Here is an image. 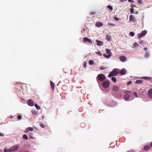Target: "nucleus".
<instances>
[{
  "mask_svg": "<svg viewBox=\"0 0 152 152\" xmlns=\"http://www.w3.org/2000/svg\"><path fill=\"white\" fill-rule=\"evenodd\" d=\"M119 72L120 71L118 69H115L112 71L110 72L108 77H110L113 76H116L119 73Z\"/></svg>",
  "mask_w": 152,
  "mask_h": 152,
  "instance_id": "obj_1",
  "label": "nucleus"
},
{
  "mask_svg": "<svg viewBox=\"0 0 152 152\" xmlns=\"http://www.w3.org/2000/svg\"><path fill=\"white\" fill-rule=\"evenodd\" d=\"M144 149L145 151H147L150 148V147L148 145H145L143 148Z\"/></svg>",
  "mask_w": 152,
  "mask_h": 152,
  "instance_id": "obj_17",
  "label": "nucleus"
},
{
  "mask_svg": "<svg viewBox=\"0 0 152 152\" xmlns=\"http://www.w3.org/2000/svg\"><path fill=\"white\" fill-rule=\"evenodd\" d=\"M138 2L140 4H142V1L141 0H138Z\"/></svg>",
  "mask_w": 152,
  "mask_h": 152,
  "instance_id": "obj_43",
  "label": "nucleus"
},
{
  "mask_svg": "<svg viewBox=\"0 0 152 152\" xmlns=\"http://www.w3.org/2000/svg\"><path fill=\"white\" fill-rule=\"evenodd\" d=\"M103 56H104L106 58H110L111 56V54L107 55L105 54H103Z\"/></svg>",
  "mask_w": 152,
  "mask_h": 152,
  "instance_id": "obj_21",
  "label": "nucleus"
},
{
  "mask_svg": "<svg viewBox=\"0 0 152 152\" xmlns=\"http://www.w3.org/2000/svg\"><path fill=\"white\" fill-rule=\"evenodd\" d=\"M107 7L108 9H110V10H111V11H112L113 10V8L110 5L107 6Z\"/></svg>",
  "mask_w": 152,
  "mask_h": 152,
  "instance_id": "obj_32",
  "label": "nucleus"
},
{
  "mask_svg": "<svg viewBox=\"0 0 152 152\" xmlns=\"http://www.w3.org/2000/svg\"><path fill=\"white\" fill-rule=\"evenodd\" d=\"M84 67L85 68L86 67V62H84Z\"/></svg>",
  "mask_w": 152,
  "mask_h": 152,
  "instance_id": "obj_46",
  "label": "nucleus"
},
{
  "mask_svg": "<svg viewBox=\"0 0 152 152\" xmlns=\"http://www.w3.org/2000/svg\"><path fill=\"white\" fill-rule=\"evenodd\" d=\"M132 83V81H129L128 82V83L127 84H131Z\"/></svg>",
  "mask_w": 152,
  "mask_h": 152,
  "instance_id": "obj_48",
  "label": "nucleus"
},
{
  "mask_svg": "<svg viewBox=\"0 0 152 152\" xmlns=\"http://www.w3.org/2000/svg\"><path fill=\"white\" fill-rule=\"evenodd\" d=\"M40 126L42 128H44L45 127V125L42 124H40Z\"/></svg>",
  "mask_w": 152,
  "mask_h": 152,
  "instance_id": "obj_39",
  "label": "nucleus"
},
{
  "mask_svg": "<svg viewBox=\"0 0 152 152\" xmlns=\"http://www.w3.org/2000/svg\"><path fill=\"white\" fill-rule=\"evenodd\" d=\"M124 99L126 101L128 100L130 98V96L128 94H125L124 96Z\"/></svg>",
  "mask_w": 152,
  "mask_h": 152,
  "instance_id": "obj_14",
  "label": "nucleus"
},
{
  "mask_svg": "<svg viewBox=\"0 0 152 152\" xmlns=\"http://www.w3.org/2000/svg\"><path fill=\"white\" fill-rule=\"evenodd\" d=\"M42 119H44L45 118V117L44 115L42 116Z\"/></svg>",
  "mask_w": 152,
  "mask_h": 152,
  "instance_id": "obj_51",
  "label": "nucleus"
},
{
  "mask_svg": "<svg viewBox=\"0 0 152 152\" xmlns=\"http://www.w3.org/2000/svg\"><path fill=\"white\" fill-rule=\"evenodd\" d=\"M4 134L1 133H0V136H4Z\"/></svg>",
  "mask_w": 152,
  "mask_h": 152,
  "instance_id": "obj_47",
  "label": "nucleus"
},
{
  "mask_svg": "<svg viewBox=\"0 0 152 152\" xmlns=\"http://www.w3.org/2000/svg\"><path fill=\"white\" fill-rule=\"evenodd\" d=\"M130 35L132 36H134V33L132 32H131L129 33Z\"/></svg>",
  "mask_w": 152,
  "mask_h": 152,
  "instance_id": "obj_36",
  "label": "nucleus"
},
{
  "mask_svg": "<svg viewBox=\"0 0 152 152\" xmlns=\"http://www.w3.org/2000/svg\"><path fill=\"white\" fill-rule=\"evenodd\" d=\"M96 41L97 43V45L99 46L102 45L104 43L102 41H99L98 40H96Z\"/></svg>",
  "mask_w": 152,
  "mask_h": 152,
  "instance_id": "obj_15",
  "label": "nucleus"
},
{
  "mask_svg": "<svg viewBox=\"0 0 152 152\" xmlns=\"http://www.w3.org/2000/svg\"><path fill=\"white\" fill-rule=\"evenodd\" d=\"M107 68V67H104L103 66H101L99 67V69L100 70H104Z\"/></svg>",
  "mask_w": 152,
  "mask_h": 152,
  "instance_id": "obj_30",
  "label": "nucleus"
},
{
  "mask_svg": "<svg viewBox=\"0 0 152 152\" xmlns=\"http://www.w3.org/2000/svg\"><path fill=\"white\" fill-rule=\"evenodd\" d=\"M131 92V91L128 90H126V91L124 92V93H130Z\"/></svg>",
  "mask_w": 152,
  "mask_h": 152,
  "instance_id": "obj_42",
  "label": "nucleus"
},
{
  "mask_svg": "<svg viewBox=\"0 0 152 152\" xmlns=\"http://www.w3.org/2000/svg\"><path fill=\"white\" fill-rule=\"evenodd\" d=\"M19 148L18 146L17 145H15L10 148V152H13L16 151Z\"/></svg>",
  "mask_w": 152,
  "mask_h": 152,
  "instance_id": "obj_4",
  "label": "nucleus"
},
{
  "mask_svg": "<svg viewBox=\"0 0 152 152\" xmlns=\"http://www.w3.org/2000/svg\"><path fill=\"white\" fill-rule=\"evenodd\" d=\"M130 12L132 14L134 12V9L131 8L130 10Z\"/></svg>",
  "mask_w": 152,
  "mask_h": 152,
  "instance_id": "obj_44",
  "label": "nucleus"
},
{
  "mask_svg": "<svg viewBox=\"0 0 152 152\" xmlns=\"http://www.w3.org/2000/svg\"><path fill=\"white\" fill-rule=\"evenodd\" d=\"M111 80L115 82L116 81V78L115 77H112L111 78Z\"/></svg>",
  "mask_w": 152,
  "mask_h": 152,
  "instance_id": "obj_31",
  "label": "nucleus"
},
{
  "mask_svg": "<svg viewBox=\"0 0 152 152\" xmlns=\"http://www.w3.org/2000/svg\"><path fill=\"white\" fill-rule=\"evenodd\" d=\"M139 43L142 46H144L146 44V43L143 40H141L139 42Z\"/></svg>",
  "mask_w": 152,
  "mask_h": 152,
  "instance_id": "obj_20",
  "label": "nucleus"
},
{
  "mask_svg": "<svg viewBox=\"0 0 152 152\" xmlns=\"http://www.w3.org/2000/svg\"><path fill=\"white\" fill-rule=\"evenodd\" d=\"M114 20L116 21L118 20H119V19L116 17H115L114 18Z\"/></svg>",
  "mask_w": 152,
  "mask_h": 152,
  "instance_id": "obj_40",
  "label": "nucleus"
},
{
  "mask_svg": "<svg viewBox=\"0 0 152 152\" xmlns=\"http://www.w3.org/2000/svg\"><path fill=\"white\" fill-rule=\"evenodd\" d=\"M119 88L116 86H114L112 89V91L115 93H117L118 91Z\"/></svg>",
  "mask_w": 152,
  "mask_h": 152,
  "instance_id": "obj_8",
  "label": "nucleus"
},
{
  "mask_svg": "<svg viewBox=\"0 0 152 152\" xmlns=\"http://www.w3.org/2000/svg\"><path fill=\"white\" fill-rule=\"evenodd\" d=\"M22 117L21 115H19L17 117L18 119V120H20L22 118Z\"/></svg>",
  "mask_w": 152,
  "mask_h": 152,
  "instance_id": "obj_34",
  "label": "nucleus"
},
{
  "mask_svg": "<svg viewBox=\"0 0 152 152\" xmlns=\"http://www.w3.org/2000/svg\"><path fill=\"white\" fill-rule=\"evenodd\" d=\"M119 58L120 60L123 62H124L127 60L126 58L124 56H120Z\"/></svg>",
  "mask_w": 152,
  "mask_h": 152,
  "instance_id": "obj_7",
  "label": "nucleus"
},
{
  "mask_svg": "<svg viewBox=\"0 0 152 152\" xmlns=\"http://www.w3.org/2000/svg\"><path fill=\"white\" fill-rule=\"evenodd\" d=\"M133 47L134 48H136L137 46H139V45L136 42H134L133 45Z\"/></svg>",
  "mask_w": 152,
  "mask_h": 152,
  "instance_id": "obj_22",
  "label": "nucleus"
},
{
  "mask_svg": "<svg viewBox=\"0 0 152 152\" xmlns=\"http://www.w3.org/2000/svg\"><path fill=\"white\" fill-rule=\"evenodd\" d=\"M23 138L24 139L27 140L28 139L27 136L25 134H24L23 136Z\"/></svg>",
  "mask_w": 152,
  "mask_h": 152,
  "instance_id": "obj_24",
  "label": "nucleus"
},
{
  "mask_svg": "<svg viewBox=\"0 0 152 152\" xmlns=\"http://www.w3.org/2000/svg\"><path fill=\"white\" fill-rule=\"evenodd\" d=\"M142 79H144L146 80H150L151 79V77H143L141 78Z\"/></svg>",
  "mask_w": 152,
  "mask_h": 152,
  "instance_id": "obj_23",
  "label": "nucleus"
},
{
  "mask_svg": "<svg viewBox=\"0 0 152 152\" xmlns=\"http://www.w3.org/2000/svg\"><path fill=\"white\" fill-rule=\"evenodd\" d=\"M32 113L34 115H36L37 114L36 112L35 111H32Z\"/></svg>",
  "mask_w": 152,
  "mask_h": 152,
  "instance_id": "obj_41",
  "label": "nucleus"
},
{
  "mask_svg": "<svg viewBox=\"0 0 152 152\" xmlns=\"http://www.w3.org/2000/svg\"><path fill=\"white\" fill-rule=\"evenodd\" d=\"M106 53L107 54H108V55L111 54V55H112V53L111 52L110 50V49H107L106 50Z\"/></svg>",
  "mask_w": 152,
  "mask_h": 152,
  "instance_id": "obj_19",
  "label": "nucleus"
},
{
  "mask_svg": "<svg viewBox=\"0 0 152 152\" xmlns=\"http://www.w3.org/2000/svg\"><path fill=\"white\" fill-rule=\"evenodd\" d=\"M142 81L141 80H137L136 81V83H142Z\"/></svg>",
  "mask_w": 152,
  "mask_h": 152,
  "instance_id": "obj_28",
  "label": "nucleus"
},
{
  "mask_svg": "<svg viewBox=\"0 0 152 152\" xmlns=\"http://www.w3.org/2000/svg\"><path fill=\"white\" fill-rule=\"evenodd\" d=\"M35 107H36V108L38 110H39L40 109V107L36 103H35Z\"/></svg>",
  "mask_w": 152,
  "mask_h": 152,
  "instance_id": "obj_27",
  "label": "nucleus"
},
{
  "mask_svg": "<svg viewBox=\"0 0 152 152\" xmlns=\"http://www.w3.org/2000/svg\"><path fill=\"white\" fill-rule=\"evenodd\" d=\"M126 0H124V1H126Z\"/></svg>",
  "mask_w": 152,
  "mask_h": 152,
  "instance_id": "obj_53",
  "label": "nucleus"
},
{
  "mask_svg": "<svg viewBox=\"0 0 152 152\" xmlns=\"http://www.w3.org/2000/svg\"><path fill=\"white\" fill-rule=\"evenodd\" d=\"M96 13V12H90V14L91 15H94Z\"/></svg>",
  "mask_w": 152,
  "mask_h": 152,
  "instance_id": "obj_37",
  "label": "nucleus"
},
{
  "mask_svg": "<svg viewBox=\"0 0 152 152\" xmlns=\"http://www.w3.org/2000/svg\"><path fill=\"white\" fill-rule=\"evenodd\" d=\"M83 41L84 43L87 42L90 44L92 43L91 40L87 37H84L83 39Z\"/></svg>",
  "mask_w": 152,
  "mask_h": 152,
  "instance_id": "obj_6",
  "label": "nucleus"
},
{
  "mask_svg": "<svg viewBox=\"0 0 152 152\" xmlns=\"http://www.w3.org/2000/svg\"><path fill=\"white\" fill-rule=\"evenodd\" d=\"M147 33V31L146 30H144L142 31L141 33L138 34L137 35L138 39L143 37Z\"/></svg>",
  "mask_w": 152,
  "mask_h": 152,
  "instance_id": "obj_5",
  "label": "nucleus"
},
{
  "mask_svg": "<svg viewBox=\"0 0 152 152\" xmlns=\"http://www.w3.org/2000/svg\"><path fill=\"white\" fill-rule=\"evenodd\" d=\"M89 63L90 65H93L94 64V63L93 61L92 60H90L89 62Z\"/></svg>",
  "mask_w": 152,
  "mask_h": 152,
  "instance_id": "obj_25",
  "label": "nucleus"
},
{
  "mask_svg": "<svg viewBox=\"0 0 152 152\" xmlns=\"http://www.w3.org/2000/svg\"><path fill=\"white\" fill-rule=\"evenodd\" d=\"M106 79L105 76L102 74H99L96 77V80L97 82L99 83V81L102 82L104 81Z\"/></svg>",
  "mask_w": 152,
  "mask_h": 152,
  "instance_id": "obj_2",
  "label": "nucleus"
},
{
  "mask_svg": "<svg viewBox=\"0 0 152 152\" xmlns=\"http://www.w3.org/2000/svg\"><path fill=\"white\" fill-rule=\"evenodd\" d=\"M4 152H10V149H7L6 148L4 149Z\"/></svg>",
  "mask_w": 152,
  "mask_h": 152,
  "instance_id": "obj_35",
  "label": "nucleus"
},
{
  "mask_svg": "<svg viewBox=\"0 0 152 152\" xmlns=\"http://www.w3.org/2000/svg\"><path fill=\"white\" fill-rule=\"evenodd\" d=\"M149 56V53L148 52H147L145 55V57L146 58H148Z\"/></svg>",
  "mask_w": 152,
  "mask_h": 152,
  "instance_id": "obj_29",
  "label": "nucleus"
},
{
  "mask_svg": "<svg viewBox=\"0 0 152 152\" xmlns=\"http://www.w3.org/2000/svg\"><path fill=\"white\" fill-rule=\"evenodd\" d=\"M28 104L30 106H33L34 105V103L32 100L29 99L28 102Z\"/></svg>",
  "mask_w": 152,
  "mask_h": 152,
  "instance_id": "obj_13",
  "label": "nucleus"
},
{
  "mask_svg": "<svg viewBox=\"0 0 152 152\" xmlns=\"http://www.w3.org/2000/svg\"><path fill=\"white\" fill-rule=\"evenodd\" d=\"M128 1L129 2H134L132 0H128Z\"/></svg>",
  "mask_w": 152,
  "mask_h": 152,
  "instance_id": "obj_50",
  "label": "nucleus"
},
{
  "mask_svg": "<svg viewBox=\"0 0 152 152\" xmlns=\"http://www.w3.org/2000/svg\"><path fill=\"white\" fill-rule=\"evenodd\" d=\"M150 146L152 147V142H151L150 143Z\"/></svg>",
  "mask_w": 152,
  "mask_h": 152,
  "instance_id": "obj_52",
  "label": "nucleus"
},
{
  "mask_svg": "<svg viewBox=\"0 0 152 152\" xmlns=\"http://www.w3.org/2000/svg\"><path fill=\"white\" fill-rule=\"evenodd\" d=\"M106 39L107 41H110L111 39V36L110 35H106Z\"/></svg>",
  "mask_w": 152,
  "mask_h": 152,
  "instance_id": "obj_18",
  "label": "nucleus"
},
{
  "mask_svg": "<svg viewBox=\"0 0 152 152\" xmlns=\"http://www.w3.org/2000/svg\"><path fill=\"white\" fill-rule=\"evenodd\" d=\"M108 25L113 26H115V24H114L113 23H108Z\"/></svg>",
  "mask_w": 152,
  "mask_h": 152,
  "instance_id": "obj_38",
  "label": "nucleus"
},
{
  "mask_svg": "<svg viewBox=\"0 0 152 152\" xmlns=\"http://www.w3.org/2000/svg\"><path fill=\"white\" fill-rule=\"evenodd\" d=\"M103 25V23L100 22H97L95 24V26L98 27H101Z\"/></svg>",
  "mask_w": 152,
  "mask_h": 152,
  "instance_id": "obj_12",
  "label": "nucleus"
},
{
  "mask_svg": "<svg viewBox=\"0 0 152 152\" xmlns=\"http://www.w3.org/2000/svg\"><path fill=\"white\" fill-rule=\"evenodd\" d=\"M119 73L122 75H124L126 74V70L125 69H122Z\"/></svg>",
  "mask_w": 152,
  "mask_h": 152,
  "instance_id": "obj_11",
  "label": "nucleus"
},
{
  "mask_svg": "<svg viewBox=\"0 0 152 152\" xmlns=\"http://www.w3.org/2000/svg\"><path fill=\"white\" fill-rule=\"evenodd\" d=\"M148 94L150 98H152V89H151L148 90Z\"/></svg>",
  "mask_w": 152,
  "mask_h": 152,
  "instance_id": "obj_9",
  "label": "nucleus"
},
{
  "mask_svg": "<svg viewBox=\"0 0 152 152\" xmlns=\"http://www.w3.org/2000/svg\"><path fill=\"white\" fill-rule=\"evenodd\" d=\"M144 50H145V51H146L147 50H148V48H144Z\"/></svg>",
  "mask_w": 152,
  "mask_h": 152,
  "instance_id": "obj_49",
  "label": "nucleus"
},
{
  "mask_svg": "<svg viewBox=\"0 0 152 152\" xmlns=\"http://www.w3.org/2000/svg\"><path fill=\"white\" fill-rule=\"evenodd\" d=\"M110 84V81L107 80L104 81L102 83V86L105 88H108Z\"/></svg>",
  "mask_w": 152,
  "mask_h": 152,
  "instance_id": "obj_3",
  "label": "nucleus"
},
{
  "mask_svg": "<svg viewBox=\"0 0 152 152\" xmlns=\"http://www.w3.org/2000/svg\"><path fill=\"white\" fill-rule=\"evenodd\" d=\"M50 84L53 91H54V89L55 84L51 80L50 81Z\"/></svg>",
  "mask_w": 152,
  "mask_h": 152,
  "instance_id": "obj_16",
  "label": "nucleus"
},
{
  "mask_svg": "<svg viewBox=\"0 0 152 152\" xmlns=\"http://www.w3.org/2000/svg\"><path fill=\"white\" fill-rule=\"evenodd\" d=\"M96 53L99 56H102V54L100 51H98L97 52H96Z\"/></svg>",
  "mask_w": 152,
  "mask_h": 152,
  "instance_id": "obj_33",
  "label": "nucleus"
},
{
  "mask_svg": "<svg viewBox=\"0 0 152 152\" xmlns=\"http://www.w3.org/2000/svg\"><path fill=\"white\" fill-rule=\"evenodd\" d=\"M129 20L130 21H133L134 22L136 21V19L133 15H130Z\"/></svg>",
  "mask_w": 152,
  "mask_h": 152,
  "instance_id": "obj_10",
  "label": "nucleus"
},
{
  "mask_svg": "<svg viewBox=\"0 0 152 152\" xmlns=\"http://www.w3.org/2000/svg\"><path fill=\"white\" fill-rule=\"evenodd\" d=\"M133 94L136 97H137V93L136 92H134L133 93Z\"/></svg>",
  "mask_w": 152,
  "mask_h": 152,
  "instance_id": "obj_45",
  "label": "nucleus"
},
{
  "mask_svg": "<svg viewBox=\"0 0 152 152\" xmlns=\"http://www.w3.org/2000/svg\"><path fill=\"white\" fill-rule=\"evenodd\" d=\"M26 129L28 131L29 130L31 131H32L34 130L33 128L31 127H29L27 128Z\"/></svg>",
  "mask_w": 152,
  "mask_h": 152,
  "instance_id": "obj_26",
  "label": "nucleus"
}]
</instances>
